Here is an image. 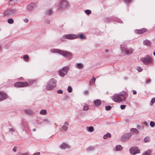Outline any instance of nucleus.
Listing matches in <instances>:
<instances>
[{
	"label": "nucleus",
	"instance_id": "1",
	"mask_svg": "<svg viewBox=\"0 0 155 155\" xmlns=\"http://www.w3.org/2000/svg\"><path fill=\"white\" fill-rule=\"evenodd\" d=\"M59 12L64 11L70 7L69 3L67 0H60L56 6Z\"/></svg>",
	"mask_w": 155,
	"mask_h": 155
},
{
	"label": "nucleus",
	"instance_id": "2",
	"mask_svg": "<svg viewBox=\"0 0 155 155\" xmlns=\"http://www.w3.org/2000/svg\"><path fill=\"white\" fill-rule=\"evenodd\" d=\"M121 54L123 55L131 54L134 51V50L131 48H128L125 45H120Z\"/></svg>",
	"mask_w": 155,
	"mask_h": 155
},
{
	"label": "nucleus",
	"instance_id": "3",
	"mask_svg": "<svg viewBox=\"0 0 155 155\" xmlns=\"http://www.w3.org/2000/svg\"><path fill=\"white\" fill-rule=\"evenodd\" d=\"M53 52L58 53L65 57L69 58L70 59H72V58L73 54L70 52L62 51L58 49L53 50Z\"/></svg>",
	"mask_w": 155,
	"mask_h": 155
},
{
	"label": "nucleus",
	"instance_id": "4",
	"mask_svg": "<svg viewBox=\"0 0 155 155\" xmlns=\"http://www.w3.org/2000/svg\"><path fill=\"white\" fill-rule=\"evenodd\" d=\"M57 81L54 79H51L46 86V89L48 91L53 90L56 86Z\"/></svg>",
	"mask_w": 155,
	"mask_h": 155
},
{
	"label": "nucleus",
	"instance_id": "5",
	"mask_svg": "<svg viewBox=\"0 0 155 155\" xmlns=\"http://www.w3.org/2000/svg\"><path fill=\"white\" fill-rule=\"evenodd\" d=\"M112 97V99L114 101L117 103H120L124 100L125 98L124 96L121 94L114 95Z\"/></svg>",
	"mask_w": 155,
	"mask_h": 155
},
{
	"label": "nucleus",
	"instance_id": "6",
	"mask_svg": "<svg viewBox=\"0 0 155 155\" xmlns=\"http://www.w3.org/2000/svg\"><path fill=\"white\" fill-rule=\"evenodd\" d=\"M70 69L69 66H66L59 70L58 74L61 77H64L68 73Z\"/></svg>",
	"mask_w": 155,
	"mask_h": 155
},
{
	"label": "nucleus",
	"instance_id": "7",
	"mask_svg": "<svg viewBox=\"0 0 155 155\" xmlns=\"http://www.w3.org/2000/svg\"><path fill=\"white\" fill-rule=\"evenodd\" d=\"M140 60L143 63L147 64H151L152 62L153 59L150 56L147 55L144 57L141 58Z\"/></svg>",
	"mask_w": 155,
	"mask_h": 155
},
{
	"label": "nucleus",
	"instance_id": "8",
	"mask_svg": "<svg viewBox=\"0 0 155 155\" xmlns=\"http://www.w3.org/2000/svg\"><path fill=\"white\" fill-rule=\"evenodd\" d=\"M63 40L67 39L68 40H74L78 38V35L68 34L63 35L62 37Z\"/></svg>",
	"mask_w": 155,
	"mask_h": 155
},
{
	"label": "nucleus",
	"instance_id": "9",
	"mask_svg": "<svg viewBox=\"0 0 155 155\" xmlns=\"http://www.w3.org/2000/svg\"><path fill=\"white\" fill-rule=\"evenodd\" d=\"M14 86L16 87H23L28 86V84L27 81L25 82H18L15 83Z\"/></svg>",
	"mask_w": 155,
	"mask_h": 155
},
{
	"label": "nucleus",
	"instance_id": "10",
	"mask_svg": "<svg viewBox=\"0 0 155 155\" xmlns=\"http://www.w3.org/2000/svg\"><path fill=\"white\" fill-rule=\"evenodd\" d=\"M7 93L4 91H0V101H2L8 98Z\"/></svg>",
	"mask_w": 155,
	"mask_h": 155
},
{
	"label": "nucleus",
	"instance_id": "11",
	"mask_svg": "<svg viewBox=\"0 0 155 155\" xmlns=\"http://www.w3.org/2000/svg\"><path fill=\"white\" fill-rule=\"evenodd\" d=\"M129 151L130 153L132 154L139 153H140V150L136 147H131L129 149Z\"/></svg>",
	"mask_w": 155,
	"mask_h": 155
},
{
	"label": "nucleus",
	"instance_id": "12",
	"mask_svg": "<svg viewBox=\"0 0 155 155\" xmlns=\"http://www.w3.org/2000/svg\"><path fill=\"white\" fill-rule=\"evenodd\" d=\"M16 10L14 9H9L5 12V15H12L15 13Z\"/></svg>",
	"mask_w": 155,
	"mask_h": 155
},
{
	"label": "nucleus",
	"instance_id": "13",
	"mask_svg": "<svg viewBox=\"0 0 155 155\" xmlns=\"http://www.w3.org/2000/svg\"><path fill=\"white\" fill-rule=\"evenodd\" d=\"M36 7V4L35 3L29 4L27 6V9L31 11L33 10Z\"/></svg>",
	"mask_w": 155,
	"mask_h": 155
},
{
	"label": "nucleus",
	"instance_id": "14",
	"mask_svg": "<svg viewBox=\"0 0 155 155\" xmlns=\"http://www.w3.org/2000/svg\"><path fill=\"white\" fill-rule=\"evenodd\" d=\"M84 67V64L82 63H76L75 65V67L76 68L81 70L83 69Z\"/></svg>",
	"mask_w": 155,
	"mask_h": 155
},
{
	"label": "nucleus",
	"instance_id": "15",
	"mask_svg": "<svg viewBox=\"0 0 155 155\" xmlns=\"http://www.w3.org/2000/svg\"><path fill=\"white\" fill-rule=\"evenodd\" d=\"M132 136L130 133H127L121 137V139L123 140H127Z\"/></svg>",
	"mask_w": 155,
	"mask_h": 155
},
{
	"label": "nucleus",
	"instance_id": "16",
	"mask_svg": "<svg viewBox=\"0 0 155 155\" xmlns=\"http://www.w3.org/2000/svg\"><path fill=\"white\" fill-rule=\"evenodd\" d=\"M69 124L67 121H66L64 123V124L62 127L61 130L63 132L67 131L68 128Z\"/></svg>",
	"mask_w": 155,
	"mask_h": 155
},
{
	"label": "nucleus",
	"instance_id": "17",
	"mask_svg": "<svg viewBox=\"0 0 155 155\" xmlns=\"http://www.w3.org/2000/svg\"><path fill=\"white\" fill-rule=\"evenodd\" d=\"M147 31L146 29H141L139 30H135L134 31L136 33L138 34H141Z\"/></svg>",
	"mask_w": 155,
	"mask_h": 155
},
{
	"label": "nucleus",
	"instance_id": "18",
	"mask_svg": "<svg viewBox=\"0 0 155 155\" xmlns=\"http://www.w3.org/2000/svg\"><path fill=\"white\" fill-rule=\"evenodd\" d=\"M143 43L144 45L147 46H150L151 45V41L147 39L143 41Z\"/></svg>",
	"mask_w": 155,
	"mask_h": 155
},
{
	"label": "nucleus",
	"instance_id": "19",
	"mask_svg": "<svg viewBox=\"0 0 155 155\" xmlns=\"http://www.w3.org/2000/svg\"><path fill=\"white\" fill-rule=\"evenodd\" d=\"M122 149L123 147L120 145H118L116 146L114 149V150L116 151H117L122 150Z\"/></svg>",
	"mask_w": 155,
	"mask_h": 155
},
{
	"label": "nucleus",
	"instance_id": "20",
	"mask_svg": "<svg viewBox=\"0 0 155 155\" xmlns=\"http://www.w3.org/2000/svg\"><path fill=\"white\" fill-rule=\"evenodd\" d=\"M101 101L100 100H96L94 101V105L95 106H98L101 104Z\"/></svg>",
	"mask_w": 155,
	"mask_h": 155
},
{
	"label": "nucleus",
	"instance_id": "21",
	"mask_svg": "<svg viewBox=\"0 0 155 155\" xmlns=\"http://www.w3.org/2000/svg\"><path fill=\"white\" fill-rule=\"evenodd\" d=\"M60 147L61 149H64L68 148V146L66 143H62L60 145Z\"/></svg>",
	"mask_w": 155,
	"mask_h": 155
},
{
	"label": "nucleus",
	"instance_id": "22",
	"mask_svg": "<svg viewBox=\"0 0 155 155\" xmlns=\"http://www.w3.org/2000/svg\"><path fill=\"white\" fill-rule=\"evenodd\" d=\"M78 35L79 38L82 40H85L86 39V36L82 34H80Z\"/></svg>",
	"mask_w": 155,
	"mask_h": 155
},
{
	"label": "nucleus",
	"instance_id": "23",
	"mask_svg": "<svg viewBox=\"0 0 155 155\" xmlns=\"http://www.w3.org/2000/svg\"><path fill=\"white\" fill-rule=\"evenodd\" d=\"M23 58L26 62L28 61L29 59V58L28 54L24 55L23 57Z\"/></svg>",
	"mask_w": 155,
	"mask_h": 155
},
{
	"label": "nucleus",
	"instance_id": "24",
	"mask_svg": "<svg viewBox=\"0 0 155 155\" xmlns=\"http://www.w3.org/2000/svg\"><path fill=\"white\" fill-rule=\"evenodd\" d=\"M87 130L90 132H92L94 130V127L92 126L87 127H86Z\"/></svg>",
	"mask_w": 155,
	"mask_h": 155
},
{
	"label": "nucleus",
	"instance_id": "25",
	"mask_svg": "<svg viewBox=\"0 0 155 155\" xmlns=\"http://www.w3.org/2000/svg\"><path fill=\"white\" fill-rule=\"evenodd\" d=\"M151 151L150 150H148L144 152L142 155H150Z\"/></svg>",
	"mask_w": 155,
	"mask_h": 155
},
{
	"label": "nucleus",
	"instance_id": "26",
	"mask_svg": "<svg viewBox=\"0 0 155 155\" xmlns=\"http://www.w3.org/2000/svg\"><path fill=\"white\" fill-rule=\"evenodd\" d=\"M130 130L133 133L137 134L138 133V130L136 128H132Z\"/></svg>",
	"mask_w": 155,
	"mask_h": 155
},
{
	"label": "nucleus",
	"instance_id": "27",
	"mask_svg": "<svg viewBox=\"0 0 155 155\" xmlns=\"http://www.w3.org/2000/svg\"><path fill=\"white\" fill-rule=\"evenodd\" d=\"M52 10L51 9L48 10L45 13L47 15H51L52 13Z\"/></svg>",
	"mask_w": 155,
	"mask_h": 155
},
{
	"label": "nucleus",
	"instance_id": "28",
	"mask_svg": "<svg viewBox=\"0 0 155 155\" xmlns=\"http://www.w3.org/2000/svg\"><path fill=\"white\" fill-rule=\"evenodd\" d=\"M40 114L41 115L46 114H47V110L45 109L41 110L40 111Z\"/></svg>",
	"mask_w": 155,
	"mask_h": 155
},
{
	"label": "nucleus",
	"instance_id": "29",
	"mask_svg": "<svg viewBox=\"0 0 155 155\" xmlns=\"http://www.w3.org/2000/svg\"><path fill=\"white\" fill-rule=\"evenodd\" d=\"M111 135L110 133H107L106 134L104 135L103 137V138L104 139H107L108 137H110Z\"/></svg>",
	"mask_w": 155,
	"mask_h": 155
},
{
	"label": "nucleus",
	"instance_id": "30",
	"mask_svg": "<svg viewBox=\"0 0 155 155\" xmlns=\"http://www.w3.org/2000/svg\"><path fill=\"white\" fill-rule=\"evenodd\" d=\"M144 141L145 143H148L149 142L150 140V137L147 136L144 139Z\"/></svg>",
	"mask_w": 155,
	"mask_h": 155
},
{
	"label": "nucleus",
	"instance_id": "31",
	"mask_svg": "<svg viewBox=\"0 0 155 155\" xmlns=\"http://www.w3.org/2000/svg\"><path fill=\"white\" fill-rule=\"evenodd\" d=\"M96 78H95L93 77L92 78L90 81V85L93 84L95 82Z\"/></svg>",
	"mask_w": 155,
	"mask_h": 155
},
{
	"label": "nucleus",
	"instance_id": "32",
	"mask_svg": "<svg viewBox=\"0 0 155 155\" xmlns=\"http://www.w3.org/2000/svg\"><path fill=\"white\" fill-rule=\"evenodd\" d=\"M85 13L87 15H89L91 13V10L89 9L86 10L84 11Z\"/></svg>",
	"mask_w": 155,
	"mask_h": 155
},
{
	"label": "nucleus",
	"instance_id": "33",
	"mask_svg": "<svg viewBox=\"0 0 155 155\" xmlns=\"http://www.w3.org/2000/svg\"><path fill=\"white\" fill-rule=\"evenodd\" d=\"M7 21L8 23L12 24L14 22V20L12 18H9L8 19Z\"/></svg>",
	"mask_w": 155,
	"mask_h": 155
},
{
	"label": "nucleus",
	"instance_id": "34",
	"mask_svg": "<svg viewBox=\"0 0 155 155\" xmlns=\"http://www.w3.org/2000/svg\"><path fill=\"white\" fill-rule=\"evenodd\" d=\"M28 84V85H30L32 84L34 82V81H28V82L27 81Z\"/></svg>",
	"mask_w": 155,
	"mask_h": 155
},
{
	"label": "nucleus",
	"instance_id": "35",
	"mask_svg": "<svg viewBox=\"0 0 155 155\" xmlns=\"http://www.w3.org/2000/svg\"><path fill=\"white\" fill-rule=\"evenodd\" d=\"M136 69L139 71V72H141V71L143 69L142 68L140 67H137L136 68Z\"/></svg>",
	"mask_w": 155,
	"mask_h": 155
},
{
	"label": "nucleus",
	"instance_id": "36",
	"mask_svg": "<svg viewBox=\"0 0 155 155\" xmlns=\"http://www.w3.org/2000/svg\"><path fill=\"white\" fill-rule=\"evenodd\" d=\"M68 91L70 93L72 91V88L70 86H69L68 87V89H67Z\"/></svg>",
	"mask_w": 155,
	"mask_h": 155
},
{
	"label": "nucleus",
	"instance_id": "37",
	"mask_svg": "<svg viewBox=\"0 0 155 155\" xmlns=\"http://www.w3.org/2000/svg\"><path fill=\"white\" fill-rule=\"evenodd\" d=\"M44 23L46 24H49L50 23V21L49 19H46L45 20Z\"/></svg>",
	"mask_w": 155,
	"mask_h": 155
},
{
	"label": "nucleus",
	"instance_id": "38",
	"mask_svg": "<svg viewBox=\"0 0 155 155\" xmlns=\"http://www.w3.org/2000/svg\"><path fill=\"white\" fill-rule=\"evenodd\" d=\"M111 108V107L110 106H106L105 107V109L107 110H109Z\"/></svg>",
	"mask_w": 155,
	"mask_h": 155
},
{
	"label": "nucleus",
	"instance_id": "39",
	"mask_svg": "<svg viewBox=\"0 0 155 155\" xmlns=\"http://www.w3.org/2000/svg\"><path fill=\"white\" fill-rule=\"evenodd\" d=\"M89 109V107L88 106H84L83 107V110L86 111Z\"/></svg>",
	"mask_w": 155,
	"mask_h": 155
},
{
	"label": "nucleus",
	"instance_id": "40",
	"mask_svg": "<svg viewBox=\"0 0 155 155\" xmlns=\"http://www.w3.org/2000/svg\"><path fill=\"white\" fill-rule=\"evenodd\" d=\"M155 124L154 122H153V121L150 122V125L151 127H154L155 126Z\"/></svg>",
	"mask_w": 155,
	"mask_h": 155
},
{
	"label": "nucleus",
	"instance_id": "41",
	"mask_svg": "<svg viewBox=\"0 0 155 155\" xmlns=\"http://www.w3.org/2000/svg\"><path fill=\"white\" fill-rule=\"evenodd\" d=\"M124 1L127 3H129L133 1V0H124Z\"/></svg>",
	"mask_w": 155,
	"mask_h": 155
},
{
	"label": "nucleus",
	"instance_id": "42",
	"mask_svg": "<svg viewBox=\"0 0 155 155\" xmlns=\"http://www.w3.org/2000/svg\"><path fill=\"white\" fill-rule=\"evenodd\" d=\"M57 93L58 94H62L63 93V91L61 90H58Z\"/></svg>",
	"mask_w": 155,
	"mask_h": 155
},
{
	"label": "nucleus",
	"instance_id": "43",
	"mask_svg": "<svg viewBox=\"0 0 155 155\" xmlns=\"http://www.w3.org/2000/svg\"><path fill=\"white\" fill-rule=\"evenodd\" d=\"M126 107V105H121L120 106V108L122 109H124Z\"/></svg>",
	"mask_w": 155,
	"mask_h": 155
},
{
	"label": "nucleus",
	"instance_id": "44",
	"mask_svg": "<svg viewBox=\"0 0 155 155\" xmlns=\"http://www.w3.org/2000/svg\"><path fill=\"white\" fill-rule=\"evenodd\" d=\"M20 155H28V153H19Z\"/></svg>",
	"mask_w": 155,
	"mask_h": 155
},
{
	"label": "nucleus",
	"instance_id": "45",
	"mask_svg": "<svg viewBox=\"0 0 155 155\" xmlns=\"http://www.w3.org/2000/svg\"><path fill=\"white\" fill-rule=\"evenodd\" d=\"M25 112L28 114H31V112L29 110H25Z\"/></svg>",
	"mask_w": 155,
	"mask_h": 155
},
{
	"label": "nucleus",
	"instance_id": "46",
	"mask_svg": "<svg viewBox=\"0 0 155 155\" xmlns=\"http://www.w3.org/2000/svg\"><path fill=\"white\" fill-rule=\"evenodd\" d=\"M17 148V146H15L13 149V151L14 152H16V150Z\"/></svg>",
	"mask_w": 155,
	"mask_h": 155
},
{
	"label": "nucleus",
	"instance_id": "47",
	"mask_svg": "<svg viewBox=\"0 0 155 155\" xmlns=\"http://www.w3.org/2000/svg\"><path fill=\"white\" fill-rule=\"evenodd\" d=\"M151 102L152 104H153L155 102V97L153 98L152 99Z\"/></svg>",
	"mask_w": 155,
	"mask_h": 155
},
{
	"label": "nucleus",
	"instance_id": "48",
	"mask_svg": "<svg viewBox=\"0 0 155 155\" xmlns=\"http://www.w3.org/2000/svg\"><path fill=\"white\" fill-rule=\"evenodd\" d=\"M24 21L25 23H27L28 21V19L27 18H25L24 19Z\"/></svg>",
	"mask_w": 155,
	"mask_h": 155
},
{
	"label": "nucleus",
	"instance_id": "49",
	"mask_svg": "<svg viewBox=\"0 0 155 155\" xmlns=\"http://www.w3.org/2000/svg\"><path fill=\"white\" fill-rule=\"evenodd\" d=\"M151 81V80L150 79H148L147 81H146V83L147 84H148Z\"/></svg>",
	"mask_w": 155,
	"mask_h": 155
},
{
	"label": "nucleus",
	"instance_id": "50",
	"mask_svg": "<svg viewBox=\"0 0 155 155\" xmlns=\"http://www.w3.org/2000/svg\"><path fill=\"white\" fill-rule=\"evenodd\" d=\"M88 93V91L87 90H86L84 91V94L85 95L87 94Z\"/></svg>",
	"mask_w": 155,
	"mask_h": 155
},
{
	"label": "nucleus",
	"instance_id": "51",
	"mask_svg": "<svg viewBox=\"0 0 155 155\" xmlns=\"http://www.w3.org/2000/svg\"><path fill=\"white\" fill-rule=\"evenodd\" d=\"M40 154V152H37V153H35L33 155H39Z\"/></svg>",
	"mask_w": 155,
	"mask_h": 155
},
{
	"label": "nucleus",
	"instance_id": "52",
	"mask_svg": "<svg viewBox=\"0 0 155 155\" xmlns=\"http://www.w3.org/2000/svg\"><path fill=\"white\" fill-rule=\"evenodd\" d=\"M137 94V91H136L133 90V94Z\"/></svg>",
	"mask_w": 155,
	"mask_h": 155
},
{
	"label": "nucleus",
	"instance_id": "53",
	"mask_svg": "<svg viewBox=\"0 0 155 155\" xmlns=\"http://www.w3.org/2000/svg\"><path fill=\"white\" fill-rule=\"evenodd\" d=\"M9 130L10 131L13 132L14 131V129L13 128H11Z\"/></svg>",
	"mask_w": 155,
	"mask_h": 155
},
{
	"label": "nucleus",
	"instance_id": "54",
	"mask_svg": "<svg viewBox=\"0 0 155 155\" xmlns=\"http://www.w3.org/2000/svg\"><path fill=\"white\" fill-rule=\"evenodd\" d=\"M105 51L106 52H108L109 51V50L108 49H106Z\"/></svg>",
	"mask_w": 155,
	"mask_h": 155
},
{
	"label": "nucleus",
	"instance_id": "55",
	"mask_svg": "<svg viewBox=\"0 0 155 155\" xmlns=\"http://www.w3.org/2000/svg\"><path fill=\"white\" fill-rule=\"evenodd\" d=\"M91 148H92L93 149V148L91 147H89L88 148V149H91Z\"/></svg>",
	"mask_w": 155,
	"mask_h": 155
},
{
	"label": "nucleus",
	"instance_id": "56",
	"mask_svg": "<svg viewBox=\"0 0 155 155\" xmlns=\"http://www.w3.org/2000/svg\"><path fill=\"white\" fill-rule=\"evenodd\" d=\"M119 22L120 23H121L122 22V21L121 20H120V21H119Z\"/></svg>",
	"mask_w": 155,
	"mask_h": 155
},
{
	"label": "nucleus",
	"instance_id": "57",
	"mask_svg": "<svg viewBox=\"0 0 155 155\" xmlns=\"http://www.w3.org/2000/svg\"><path fill=\"white\" fill-rule=\"evenodd\" d=\"M33 130L34 131H35L36 130V129H33Z\"/></svg>",
	"mask_w": 155,
	"mask_h": 155
},
{
	"label": "nucleus",
	"instance_id": "58",
	"mask_svg": "<svg viewBox=\"0 0 155 155\" xmlns=\"http://www.w3.org/2000/svg\"><path fill=\"white\" fill-rule=\"evenodd\" d=\"M22 79H23V78H20V80H22Z\"/></svg>",
	"mask_w": 155,
	"mask_h": 155
},
{
	"label": "nucleus",
	"instance_id": "59",
	"mask_svg": "<svg viewBox=\"0 0 155 155\" xmlns=\"http://www.w3.org/2000/svg\"><path fill=\"white\" fill-rule=\"evenodd\" d=\"M153 54L155 56V51L154 52Z\"/></svg>",
	"mask_w": 155,
	"mask_h": 155
},
{
	"label": "nucleus",
	"instance_id": "60",
	"mask_svg": "<svg viewBox=\"0 0 155 155\" xmlns=\"http://www.w3.org/2000/svg\"><path fill=\"white\" fill-rule=\"evenodd\" d=\"M145 124H146V122H145Z\"/></svg>",
	"mask_w": 155,
	"mask_h": 155
},
{
	"label": "nucleus",
	"instance_id": "61",
	"mask_svg": "<svg viewBox=\"0 0 155 155\" xmlns=\"http://www.w3.org/2000/svg\"><path fill=\"white\" fill-rule=\"evenodd\" d=\"M145 124H146V122H145Z\"/></svg>",
	"mask_w": 155,
	"mask_h": 155
},
{
	"label": "nucleus",
	"instance_id": "62",
	"mask_svg": "<svg viewBox=\"0 0 155 155\" xmlns=\"http://www.w3.org/2000/svg\"><path fill=\"white\" fill-rule=\"evenodd\" d=\"M145 124H146V122H145Z\"/></svg>",
	"mask_w": 155,
	"mask_h": 155
}]
</instances>
